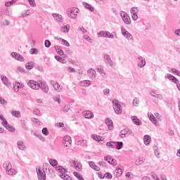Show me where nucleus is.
Returning a JSON list of instances; mask_svg holds the SVG:
<instances>
[{
	"label": "nucleus",
	"mask_w": 180,
	"mask_h": 180,
	"mask_svg": "<svg viewBox=\"0 0 180 180\" xmlns=\"http://www.w3.org/2000/svg\"><path fill=\"white\" fill-rule=\"evenodd\" d=\"M15 60H18V61H23V56L22 55L18 53Z\"/></svg>",
	"instance_id": "56"
},
{
	"label": "nucleus",
	"mask_w": 180,
	"mask_h": 180,
	"mask_svg": "<svg viewBox=\"0 0 180 180\" xmlns=\"http://www.w3.org/2000/svg\"><path fill=\"white\" fill-rule=\"evenodd\" d=\"M107 147H110V148H115L116 147V142L110 141L106 143Z\"/></svg>",
	"instance_id": "31"
},
{
	"label": "nucleus",
	"mask_w": 180,
	"mask_h": 180,
	"mask_svg": "<svg viewBox=\"0 0 180 180\" xmlns=\"http://www.w3.org/2000/svg\"><path fill=\"white\" fill-rule=\"evenodd\" d=\"M51 84L53 87V89H55V91H57V92H61V91H63V86H61V84L57 82L55 83L53 80L51 81Z\"/></svg>",
	"instance_id": "11"
},
{
	"label": "nucleus",
	"mask_w": 180,
	"mask_h": 180,
	"mask_svg": "<svg viewBox=\"0 0 180 180\" xmlns=\"http://www.w3.org/2000/svg\"><path fill=\"white\" fill-rule=\"evenodd\" d=\"M3 167L5 168L8 175H16V170L12 168V164H11V162H5L3 165Z\"/></svg>",
	"instance_id": "2"
},
{
	"label": "nucleus",
	"mask_w": 180,
	"mask_h": 180,
	"mask_svg": "<svg viewBox=\"0 0 180 180\" xmlns=\"http://www.w3.org/2000/svg\"><path fill=\"white\" fill-rule=\"evenodd\" d=\"M139 12V9H137V8L136 7H133L131 9V18L133 19V20H137V19H139V16L137 15V13Z\"/></svg>",
	"instance_id": "13"
},
{
	"label": "nucleus",
	"mask_w": 180,
	"mask_h": 180,
	"mask_svg": "<svg viewBox=\"0 0 180 180\" xmlns=\"http://www.w3.org/2000/svg\"><path fill=\"white\" fill-rule=\"evenodd\" d=\"M40 84V89L45 94H49V86L46 83H43V82H39Z\"/></svg>",
	"instance_id": "16"
},
{
	"label": "nucleus",
	"mask_w": 180,
	"mask_h": 180,
	"mask_svg": "<svg viewBox=\"0 0 180 180\" xmlns=\"http://www.w3.org/2000/svg\"><path fill=\"white\" fill-rule=\"evenodd\" d=\"M44 44H45V47H46V49H49L50 46H51V42H50L49 39H46Z\"/></svg>",
	"instance_id": "50"
},
{
	"label": "nucleus",
	"mask_w": 180,
	"mask_h": 180,
	"mask_svg": "<svg viewBox=\"0 0 180 180\" xmlns=\"http://www.w3.org/2000/svg\"><path fill=\"white\" fill-rule=\"evenodd\" d=\"M39 53L37 49L36 48H32L30 50V54H37Z\"/></svg>",
	"instance_id": "44"
},
{
	"label": "nucleus",
	"mask_w": 180,
	"mask_h": 180,
	"mask_svg": "<svg viewBox=\"0 0 180 180\" xmlns=\"http://www.w3.org/2000/svg\"><path fill=\"white\" fill-rule=\"evenodd\" d=\"M105 124H107L109 130H112V129H113V122L112 120L109 118L105 119Z\"/></svg>",
	"instance_id": "21"
},
{
	"label": "nucleus",
	"mask_w": 180,
	"mask_h": 180,
	"mask_svg": "<svg viewBox=\"0 0 180 180\" xmlns=\"http://www.w3.org/2000/svg\"><path fill=\"white\" fill-rule=\"evenodd\" d=\"M131 133H133V131H131V129H129V128H126L120 131V137H121V139H124V137H127V136H130Z\"/></svg>",
	"instance_id": "7"
},
{
	"label": "nucleus",
	"mask_w": 180,
	"mask_h": 180,
	"mask_svg": "<svg viewBox=\"0 0 180 180\" xmlns=\"http://www.w3.org/2000/svg\"><path fill=\"white\" fill-rule=\"evenodd\" d=\"M103 92V95H109V94H110V90L109 89H104Z\"/></svg>",
	"instance_id": "58"
},
{
	"label": "nucleus",
	"mask_w": 180,
	"mask_h": 180,
	"mask_svg": "<svg viewBox=\"0 0 180 180\" xmlns=\"http://www.w3.org/2000/svg\"><path fill=\"white\" fill-rule=\"evenodd\" d=\"M71 143H72V140H71V136H65L63 139V144L65 147H71Z\"/></svg>",
	"instance_id": "10"
},
{
	"label": "nucleus",
	"mask_w": 180,
	"mask_h": 180,
	"mask_svg": "<svg viewBox=\"0 0 180 180\" xmlns=\"http://www.w3.org/2000/svg\"><path fill=\"white\" fill-rule=\"evenodd\" d=\"M98 165H102V167H106V162L103 161L98 162Z\"/></svg>",
	"instance_id": "63"
},
{
	"label": "nucleus",
	"mask_w": 180,
	"mask_h": 180,
	"mask_svg": "<svg viewBox=\"0 0 180 180\" xmlns=\"http://www.w3.org/2000/svg\"><path fill=\"white\" fill-rule=\"evenodd\" d=\"M153 151L155 153V155L158 158H160V150H158V147L155 146H153Z\"/></svg>",
	"instance_id": "33"
},
{
	"label": "nucleus",
	"mask_w": 180,
	"mask_h": 180,
	"mask_svg": "<svg viewBox=\"0 0 180 180\" xmlns=\"http://www.w3.org/2000/svg\"><path fill=\"white\" fill-rule=\"evenodd\" d=\"M0 103L1 105H6V101L5 99L2 98V97L0 96Z\"/></svg>",
	"instance_id": "62"
},
{
	"label": "nucleus",
	"mask_w": 180,
	"mask_h": 180,
	"mask_svg": "<svg viewBox=\"0 0 180 180\" xmlns=\"http://www.w3.org/2000/svg\"><path fill=\"white\" fill-rule=\"evenodd\" d=\"M37 174L39 180H46V172L44 169H37Z\"/></svg>",
	"instance_id": "9"
},
{
	"label": "nucleus",
	"mask_w": 180,
	"mask_h": 180,
	"mask_svg": "<svg viewBox=\"0 0 180 180\" xmlns=\"http://www.w3.org/2000/svg\"><path fill=\"white\" fill-rule=\"evenodd\" d=\"M97 72H99V74H101L102 77H105L106 75L105 70H103V68L102 66H100L97 68Z\"/></svg>",
	"instance_id": "28"
},
{
	"label": "nucleus",
	"mask_w": 180,
	"mask_h": 180,
	"mask_svg": "<svg viewBox=\"0 0 180 180\" xmlns=\"http://www.w3.org/2000/svg\"><path fill=\"white\" fill-rule=\"evenodd\" d=\"M121 33L125 39H127V40H133V35L129 32V31L126 30L124 27H121Z\"/></svg>",
	"instance_id": "8"
},
{
	"label": "nucleus",
	"mask_w": 180,
	"mask_h": 180,
	"mask_svg": "<svg viewBox=\"0 0 180 180\" xmlns=\"http://www.w3.org/2000/svg\"><path fill=\"white\" fill-rule=\"evenodd\" d=\"M91 137L93 139L95 140V141H98V140H99V136H98V135L96 134H92Z\"/></svg>",
	"instance_id": "60"
},
{
	"label": "nucleus",
	"mask_w": 180,
	"mask_h": 180,
	"mask_svg": "<svg viewBox=\"0 0 180 180\" xmlns=\"http://www.w3.org/2000/svg\"><path fill=\"white\" fill-rule=\"evenodd\" d=\"M112 106L116 115H120L123 112L122 105L119 103V101L116 99L112 100Z\"/></svg>",
	"instance_id": "4"
},
{
	"label": "nucleus",
	"mask_w": 180,
	"mask_h": 180,
	"mask_svg": "<svg viewBox=\"0 0 180 180\" xmlns=\"http://www.w3.org/2000/svg\"><path fill=\"white\" fill-rule=\"evenodd\" d=\"M150 120L152 121L154 124H157V120L155 119V117H154V115H153L151 113L150 114Z\"/></svg>",
	"instance_id": "42"
},
{
	"label": "nucleus",
	"mask_w": 180,
	"mask_h": 180,
	"mask_svg": "<svg viewBox=\"0 0 180 180\" xmlns=\"http://www.w3.org/2000/svg\"><path fill=\"white\" fill-rule=\"evenodd\" d=\"M19 88H20V83L15 82L13 84V89H14V91H15V92H19Z\"/></svg>",
	"instance_id": "30"
},
{
	"label": "nucleus",
	"mask_w": 180,
	"mask_h": 180,
	"mask_svg": "<svg viewBox=\"0 0 180 180\" xmlns=\"http://www.w3.org/2000/svg\"><path fill=\"white\" fill-rule=\"evenodd\" d=\"M115 147L117 150H122L123 148V142H115Z\"/></svg>",
	"instance_id": "35"
},
{
	"label": "nucleus",
	"mask_w": 180,
	"mask_h": 180,
	"mask_svg": "<svg viewBox=\"0 0 180 180\" xmlns=\"http://www.w3.org/2000/svg\"><path fill=\"white\" fill-rule=\"evenodd\" d=\"M73 175H75V176L79 179V178H81V174H79V173H78L77 172H73Z\"/></svg>",
	"instance_id": "61"
},
{
	"label": "nucleus",
	"mask_w": 180,
	"mask_h": 180,
	"mask_svg": "<svg viewBox=\"0 0 180 180\" xmlns=\"http://www.w3.org/2000/svg\"><path fill=\"white\" fill-rule=\"evenodd\" d=\"M79 12V9L77 8H69L67 11V15L68 18L71 19H77L78 18V13Z\"/></svg>",
	"instance_id": "3"
},
{
	"label": "nucleus",
	"mask_w": 180,
	"mask_h": 180,
	"mask_svg": "<svg viewBox=\"0 0 180 180\" xmlns=\"http://www.w3.org/2000/svg\"><path fill=\"white\" fill-rule=\"evenodd\" d=\"M34 63L32 61L26 63L25 67L27 70H32L33 68Z\"/></svg>",
	"instance_id": "39"
},
{
	"label": "nucleus",
	"mask_w": 180,
	"mask_h": 180,
	"mask_svg": "<svg viewBox=\"0 0 180 180\" xmlns=\"http://www.w3.org/2000/svg\"><path fill=\"white\" fill-rule=\"evenodd\" d=\"M82 4L84 6V8H86V9H89L90 12H94V7H92V6L85 2H83Z\"/></svg>",
	"instance_id": "27"
},
{
	"label": "nucleus",
	"mask_w": 180,
	"mask_h": 180,
	"mask_svg": "<svg viewBox=\"0 0 180 180\" xmlns=\"http://www.w3.org/2000/svg\"><path fill=\"white\" fill-rule=\"evenodd\" d=\"M84 39L85 40L88 41L89 43H92V41H94V39H91V38L89 37V36H88L87 34H84Z\"/></svg>",
	"instance_id": "48"
},
{
	"label": "nucleus",
	"mask_w": 180,
	"mask_h": 180,
	"mask_svg": "<svg viewBox=\"0 0 180 180\" xmlns=\"http://www.w3.org/2000/svg\"><path fill=\"white\" fill-rule=\"evenodd\" d=\"M11 115L13 116H14L15 117H20V111L13 110L11 112Z\"/></svg>",
	"instance_id": "40"
},
{
	"label": "nucleus",
	"mask_w": 180,
	"mask_h": 180,
	"mask_svg": "<svg viewBox=\"0 0 180 180\" xmlns=\"http://www.w3.org/2000/svg\"><path fill=\"white\" fill-rule=\"evenodd\" d=\"M143 141L146 146H149L150 143H151V136L149 135H145L143 137Z\"/></svg>",
	"instance_id": "22"
},
{
	"label": "nucleus",
	"mask_w": 180,
	"mask_h": 180,
	"mask_svg": "<svg viewBox=\"0 0 180 180\" xmlns=\"http://www.w3.org/2000/svg\"><path fill=\"white\" fill-rule=\"evenodd\" d=\"M120 15L123 20V22L125 23V25H130L131 23V20H130V17L127 15V13L124 11H121L120 13Z\"/></svg>",
	"instance_id": "5"
},
{
	"label": "nucleus",
	"mask_w": 180,
	"mask_h": 180,
	"mask_svg": "<svg viewBox=\"0 0 180 180\" xmlns=\"http://www.w3.org/2000/svg\"><path fill=\"white\" fill-rule=\"evenodd\" d=\"M132 123L136 124V126H141V120L137 117V116L131 117Z\"/></svg>",
	"instance_id": "17"
},
{
	"label": "nucleus",
	"mask_w": 180,
	"mask_h": 180,
	"mask_svg": "<svg viewBox=\"0 0 180 180\" xmlns=\"http://www.w3.org/2000/svg\"><path fill=\"white\" fill-rule=\"evenodd\" d=\"M107 178L108 179H112V174L110 173H105L104 174V178Z\"/></svg>",
	"instance_id": "59"
},
{
	"label": "nucleus",
	"mask_w": 180,
	"mask_h": 180,
	"mask_svg": "<svg viewBox=\"0 0 180 180\" xmlns=\"http://www.w3.org/2000/svg\"><path fill=\"white\" fill-rule=\"evenodd\" d=\"M138 67H139V68H143V67L146 65V59L143 58V56H139L138 57Z\"/></svg>",
	"instance_id": "15"
},
{
	"label": "nucleus",
	"mask_w": 180,
	"mask_h": 180,
	"mask_svg": "<svg viewBox=\"0 0 180 180\" xmlns=\"http://www.w3.org/2000/svg\"><path fill=\"white\" fill-rule=\"evenodd\" d=\"M108 164H111V165H117V162L114 158H109Z\"/></svg>",
	"instance_id": "41"
},
{
	"label": "nucleus",
	"mask_w": 180,
	"mask_h": 180,
	"mask_svg": "<svg viewBox=\"0 0 180 180\" xmlns=\"http://www.w3.org/2000/svg\"><path fill=\"white\" fill-rule=\"evenodd\" d=\"M70 109H71V106L70 105H67L64 106V108L63 109V111L65 113H67V112H68V110H70Z\"/></svg>",
	"instance_id": "47"
},
{
	"label": "nucleus",
	"mask_w": 180,
	"mask_h": 180,
	"mask_svg": "<svg viewBox=\"0 0 180 180\" xmlns=\"http://www.w3.org/2000/svg\"><path fill=\"white\" fill-rule=\"evenodd\" d=\"M105 31H101L100 32H98V37H105Z\"/></svg>",
	"instance_id": "51"
},
{
	"label": "nucleus",
	"mask_w": 180,
	"mask_h": 180,
	"mask_svg": "<svg viewBox=\"0 0 180 180\" xmlns=\"http://www.w3.org/2000/svg\"><path fill=\"white\" fill-rule=\"evenodd\" d=\"M16 2V1L15 0H11V1H6L5 3V6L9 7L11 5H13V4H15Z\"/></svg>",
	"instance_id": "45"
},
{
	"label": "nucleus",
	"mask_w": 180,
	"mask_h": 180,
	"mask_svg": "<svg viewBox=\"0 0 180 180\" xmlns=\"http://www.w3.org/2000/svg\"><path fill=\"white\" fill-rule=\"evenodd\" d=\"M21 126L24 130H29V127H27V122L26 121H21Z\"/></svg>",
	"instance_id": "36"
},
{
	"label": "nucleus",
	"mask_w": 180,
	"mask_h": 180,
	"mask_svg": "<svg viewBox=\"0 0 180 180\" xmlns=\"http://www.w3.org/2000/svg\"><path fill=\"white\" fill-rule=\"evenodd\" d=\"M75 167L77 171H81V169H82V165H81V163L79 162H77V164L75 166Z\"/></svg>",
	"instance_id": "49"
},
{
	"label": "nucleus",
	"mask_w": 180,
	"mask_h": 180,
	"mask_svg": "<svg viewBox=\"0 0 180 180\" xmlns=\"http://www.w3.org/2000/svg\"><path fill=\"white\" fill-rule=\"evenodd\" d=\"M49 164H50L52 167H56V166L58 165V162H57V160H55V159H50V160H49Z\"/></svg>",
	"instance_id": "32"
},
{
	"label": "nucleus",
	"mask_w": 180,
	"mask_h": 180,
	"mask_svg": "<svg viewBox=\"0 0 180 180\" xmlns=\"http://www.w3.org/2000/svg\"><path fill=\"white\" fill-rule=\"evenodd\" d=\"M1 81H2L3 84H4V85H6V86H11V84L9 83V81L8 80V77L2 75L1 77Z\"/></svg>",
	"instance_id": "24"
},
{
	"label": "nucleus",
	"mask_w": 180,
	"mask_h": 180,
	"mask_svg": "<svg viewBox=\"0 0 180 180\" xmlns=\"http://www.w3.org/2000/svg\"><path fill=\"white\" fill-rule=\"evenodd\" d=\"M30 6L34 7L36 6V2L34 1V0H27Z\"/></svg>",
	"instance_id": "57"
},
{
	"label": "nucleus",
	"mask_w": 180,
	"mask_h": 180,
	"mask_svg": "<svg viewBox=\"0 0 180 180\" xmlns=\"http://www.w3.org/2000/svg\"><path fill=\"white\" fill-rule=\"evenodd\" d=\"M139 103H140V101L139 100V98L135 97L134 98V100H133V105H134V106H138Z\"/></svg>",
	"instance_id": "46"
},
{
	"label": "nucleus",
	"mask_w": 180,
	"mask_h": 180,
	"mask_svg": "<svg viewBox=\"0 0 180 180\" xmlns=\"http://www.w3.org/2000/svg\"><path fill=\"white\" fill-rule=\"evenodd\" d=\"M56 169L58 172H60V176L62 179L65 180H72L71 176H70L68 174H67V172H68V170H67L65 168L63 167V166H57L56 167Z\"/></svg>",
	"instance_id": "1"
},
{
	"label": "nucleus",
	"mask_w": 180,
	"mask_h": 180,
	"mask_svg": "<svg viewBox=\"0 0 180 180\" xmlns=\"http://www.w3.org/2000/svg\"><path fill=\"white\" fill-rule=\"evenodd\" d=\"M62 44L66 47H70V43L65 39H62Z\"/></svg>",
	"instance_id": "53"
},
{
	"label": "nucleus",
	"mask_w": 180,
	"mask_h": 180,
	"mask_svg": "<svg viewBox=\"0 0 180 180\" xmlns=\"http://www.w3.org/2000/svg\"><path fill=\"white\" fill-rule=\"evenodd\" d=\"M174 34H176V36H180V29L176 30L174 31Z\"/></svg>",
	"instance_id": "64"
},
{
	"label": "nucleus",
	"mask_w": 180,
	"mask_h": 180,
	"mask_svg": "<svg viewBox=\"0 0 180 180\" xmlns=\"http://www.w3.org/2000/svg\"><path fill=\"white\" fill-rule=\"evenodd\" d=\"M103 58L108 65H110V67H113V61H112V58H110V56H109V54H104Z\"/></svg>",
	"instance_id": "12"
},
{
	"label": "nucleus",
	"mask_w": 180,
	"mask_h": 180,
	"mask_svg": "<svg viewBox=\"0 0 180 180\" xmlns=\"http://www.w3.org/2000/svg\"><path fill=\"white\" fill-rule=\"evenodd\" d=\"M1 120H2V124L3 126L5 127L8 124V121H6V120L3 117H1Z\"/></svg>",
	"instance_id": "55"
},
{
	"label": "nucleus",
	"mask_w": 180,
	"mask_h": 180,
	"mask_svg": "<svg viewBox=\"0 0 180 180\" xmlns=\"http://www.w3.org/2000/svg\"><path fill=\"white\" fill-rule=\"evenodd\" d=\"M55 50L58 52V54H59V56H64V51L61 50V48L59 46H56Z\"/></svg>",
	"instance_id": "29"
},
{
	"label": "nucleus",
	"mask_w": 180,
	"mask_h": 180,
	"mask_svg": "<svg viewBox=\"0 0 180 180\" xmlns=\"http://www.w3.org/2000/svg\"><path fill=\"white\" fill-rule=\"evenodd\" d=\"M80 86H89L91 85V81L83 80L79 83Z\"/></svg>",
	"instance_id": "25"
},
{
	"label": "nucleus",
	"mask_w": 180,
	"mask_h": 180,
	"mask_svg": "<svg viewBox=\"0 0 180 180\" xmlns=\"http://www.w3.org/2000/svg\"><path fill=\"white\" fill-rule=\"evenodd\" d=\"M17 145H18L19 150H25V148H26L25 143L22 141H18L17 142Z\"/></svg>",
	"instance_id": "26"
},
{
	"label": "nucleus",
	"mask_w": 180,
	"mask_h": 180,
	"mask_svg": "<svg viewBox=\"0 0 180 180\" xmlns=\"http://www.w3.org/2000/svg\"><path fill=\"white\" fill-rule=\"evenodd\" d=\"M123 167L122 165H119L117 168L115 170V173L117 174L116 176L119 177L122 174H123V170L122 169Z\"/></svg>",
	"instance_id": "20"
},
{
	"label": "nucleus",
	"mask_w": 180,
	"mask_h": 180,
	"mask_svg": "<svg viewBox=\"0 0 180 180\" xmlns=\"http://www.w3.org/2000/svg\"><path fill=\"white\" fill-rule=\"evenodd\" d=\"M53 18L58 22H63V16L58 13H52Z\"/></svg>",
	"instance_id": "23"
},
{
	"label": "nucleus",
	"mask_w": 180,
	"mask_h": 180,
	"mask_svg": "<svg viewBox=\"0 0 180 180\" xmlns=\"http://www.w3.org/2000/svg\"><path fill=\"white\" fill-rule=\"evenodd\" d=\"M53 101L55 102H58V103H61V97H60V95L56 96L53 97Z\"/></svg>",
	"instance_id": "43"
},
{
	"label": "nucleus",
	"mask_w": 180,
	"mask_h": 180,
	"mask_svg": "<svg viewBox=\"0 0 180 180\" xmlns=\"http://www.w3.org/2000/svg\"><path fill=\"white\" fill-rule=\"evenodd\" d=\"M144 162V158H139L135 161L136 165H141Z\"/></svg>",
	"instance_id": "34"
},
{
	"label": "nucleus",
	"mask_w": 180,
	"mask_h": 180,
	"mask_svg": "<svg viewBox=\"0 0 180 180\" xmlns=\"http://www.w3.org/2000/svg\"><path fill=\"white\" fill-rule=\"evenodd\" d=\"M63 33H68L70 32V25H66L62 27Z\"/></svg>",
	"instance_id": "38"
},
{
	"label": "nucleus",
	"mask_w": 180,
	"mask_h": 180,
	"mask_svg": "<svg viewBox=\"0 0 180 180\" xmlns=\"http://www.w3.org/2000/svg\"><path fill=\"white\" fill-rule=\"evenodd\" d=\"M27 85L32 89H35V90L40 89V84L34 80H30L27 82Z\"/></svg>",
	"instance_id": "6"
},
{
	"label": "nucleus",
	"mask_w": 180,
	"mask_h": 180,
	"mask_svg": "<svg viewBox=\"0 0 180 180\" xmlns=\"http://www.w3.org/2000/svg\"><path fill=\"white\" fill-rule=\"evenodd\" d=\"M89 165L91 168L94 169V171H101V168L98 165H95V162L92 161L89 162Z\"/></svg>",
	"instance_id": "19"
},
{
	"label": "nucleus",
	"mask_w": 180,
	"mask_h": 180,
	"mask_svg": "<svg viewBox=\"0 0 180 180\" xmlns=\"http://www.w3.org/2000/svg\"><path fill=\"white\" fill-rule=\"evenodd\" d=\"M7 130H8V131H11V133H13L15 131V128H13V127L9 125V124H7L5 127H4Z\"/></svg>",
	"instance_id": "37"
},
{
	"label": "nucleus",
	"mask_w": 180,
	"mask_h": 180,
	"mask_svg": "<svg viewBox=\"0 0 180 180\" xmlns=\"http://www.w3.org/2000/svg\"><path fill=\"white\" fill-rule=\"evenodd\" d=\"M42 134L44 135V136H49V129H47V128H43L42 129Z\"/></svg>",
	"instance_id": "54"
},
{
	"label": "nucleus",
	"mask_w": 180,
	"mask_h": 180,
	"mask_svg": "<svg viewBox=\"0 0 180 180\" xmlns=\"http://www.w3.org/2000/svg\"><path fill=\"white\" fill-rule=\"evenodd\" d=\"M87 74L90 79H95V78H96V72L92 68H90L87 71Z\"/></svg>",
	"instance_id": "14"
},
{
	"label": "nucleus",
	"mask_w": 180,
	"mask_h": 180,
	"mask_svg": "<svg viewBox=\"0 0 180 180\" xmlns=\"http://www.w3.org/2000/svg\"><path fill=\"white\" fill-rule=\"evenodd\" d=\"M33 113L36 115V116H40V110H39V108H34Z\"/></svg>",
	"instance_id": "52"
},
{
	"label": "nucleus",
	"mask_w": 180,
	"mask_h": 180,
	"mask_svg": "<svg viewBox=\"0 0 180 180\" xmlns=\"http://www.w3.org/2000/svg\"><path fill=\"white\" fill-rule=\"evenodd\" d=\"M83 115L85 119H94V113L92 112L87 110L83 112Z\"/></svg>",
	"instance_id": "18"
}]
</instances>
